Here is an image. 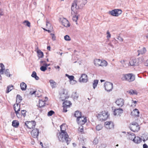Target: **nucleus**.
<instances>
[{
	"instance_id": "obj_1",
	"label": "nucleus",
	"mask_w": 148,
	"mask_h": 148,
	"mask_svg": "<svg viewBox=\"0 0 148 148\" xmlns=\"http://www.w3.org/2000/svg\"><path fill=\"white\" fill-rule=\"evenodd\" d=\"M87 2V0H74L71 5V10L75 12L76 10L82 9Z\"/></svg>"
},
{
	"instance_id": "obj_2",
	"label": "nucleus",
	"mask_w": 148,
	"mask_h": 148,
	"mask_svg": "<svg viewBox=\"0 0 148 148\" xmlns=\"http://www.w3.org/2000/svg\"><path fill=\"white\" fill-rule=\"evenodd\" d=\"M63 125L60 126L61 132L60 133L58 136V139L60 141L64 142L66 141L67 145H68L71 140L70 138H69V136L65 131V130H62Z\"/></svg>"
},
{
	"instance_id": "obj_3",
	"label": "nucleus",
	"mask_w": 148,
	"mask_h": 148,
	"mask_svg": "<svg viewBox=\"0 0 148 148\" xmlns=\"http://www.w3.org/2000/svg\"><path fill=\"white\" fill-rule=\"evenodd\" d=\"M135 79V76L132 73L123 74L122 75L121 79L123 80L129 82H132Z\"/></svg>"
},
{
	"instance_id": "obj_4",
	"label": "nucleus",
	"mask_w": 148,
	"mask_h": 148,
	"mask_svg": "<svg viewBox=\"0 0 148 148\" xmlns=\"http://www.w3.org/2000/svg\"><path fill=\"white\" fill-rule=\"evenodd\" d=\"M108 112H106L104 111H102L100 114H98L97 116V117L99 121H103L106 120L108 118Z\"/></svg>"
},
{
	"instance_id": "obj_5",
	"label": "nucleus",
	"mask_w": 148,
	"mask_h": 148,
	"mask_svg": "<svg viewBox=\"0 0 148 148\" xmlns=\"http://www.w3.org/2000/svg\"><path fill=\"white\" fill-rule=\"evenodd\" d=\"M36 125V122L34 120L31 121H27L24 124V125L29 129H33L35 127Z\"/></svg>"
},
{
	"instance_id": "obj_6",
	"label": "nucleus",
	"mask_w": 148,
	"mask_h": 148,
	"mask_svg": "<svg viewBox=\"0 0 148 148\" xmlns=\"http://www.w3.org/2000/svg\"><path fill=\"white\" fill-rule=\"evenodd\" d=\"M122 12L121 10L116 9L109 11V14L114 16H118L121 14Z\"/></svg>"
},
{
	"instance_id": "obj_7",
	"label": "nucleus",
	"mask_w": 148,
	"mask_h": 148,
	"mask_svg": "<svg viewBox=\"0 0 148 148\" xmlns=\"http://www.w3.org/2000/svg\"><path fill=\"white\" fill-rule=\"evenodd\" d=\"M78 124L82 125L84 124L86 122L87 119L86 117L84 116H82L79 118V121H76Z\"/></svg>"
},
{
	"instance_id": "obj_8",
	"label": "nucleus",
	"mask_w": 148,
	"mask_h": 148,
	"mask_svg": "<svg viewBox=\"0 0 148 148\" xmlns=\"http://www.w3.org/2000/svg\"><path fill=\"white\" fill-rule=\"evenodd\" d=\"M39 132V130L37 128L33 129L31 132V134L32 137L34 138L38 137Z\"/></svg>"
},
{
	"instance_id": "obj_9",
	"label": "nucleus",
	"mask_w": 148,
	"mask_h": 148,
	"mask_svg": "<svg viewBox=\"0 0 148 148\" xmlns=\"http://www.w3.org/2000/svg\"><path fill=\"white\" fill-rule=\"evenodd\" d=\"M88 80L87 76L85 74H82L79 79L80 82L86 83Z\"/></svg>"
},
{
	"instance_id": "obj_10",
	"label": "nucleus",
	"mask_w": 148,
	"mask_h": 148,
	"mask_svg": "<svg viewBox=\"0 0 148 148\" xmlns=\"http://www.w3.org/2000/svg\"><path fill=\"white\" fill-rule=\"evenodd\" d=\"M113 84H104L105 90L107 92L112 91L113 88Z\"/></svg>"
},
{
	"instance_id": "obj_11",
	"label": "nucleus",
	"mask_w": 148,
	"mask_h": 148,
	"mask_svg": "<svg viewBox=\"0 0 148 148\" xmlns=\"http://www.w3.org/2000/svg\"><path fill=\"white\" fill-rule=\"evenodd\" d=\"M115 103L119 107H121L123 106L124 104V101L121 98L117 99Z\"/></svg>"
},
{
	"instance_id": "obj_12",
	"label": "nucleus",
	"mask_w": 148,
	"mask_h": 148,
	"mask_svg": "<svg viewBox=\"0 0 148 148\" xmlns=\"http://www.w3.org/2000/svg\"><path fill=\"white\" fill-rule=\"evenodd\" d=\"M61 22L62 24L66 27H69L70 26L69 22L65 18H63L62 19Z\"/></svg>"
},
{
	"instance_id": "obj_13",
	"label": "nucleus",
	"mask_w": 148,
	"mask_h": 148,
	"mask_svg": "<svg viewBox=\"0 0 148 148\" xmlns=\"http://www.w3.org/2000/svg\"><path fill=\"white\" fill-rule=\"evenodd\" d=\"M123 112V110L121 108L118 109H114V115L116 116L117 115H120Z\"/></svg>"
},
{
	"instance_id": "obj_14",
	"label": "nucleus",
	"mask_w": 148,
	"mask_h": 148,
	"mask_svg": "<svg viewBox=\"0 0 148 148\" xmlns=\"http://www.w3.org/2000/svg\"><path fill=\"white\" fill-rule=\"evenodd\" d=\"M82 114L81 112L78 110H77L75 112L74 116L77 118L76 121H79V118H81V116H82Z\"/></svg>"
},
{
	"instance_id": "obj_15",
	"label": "nucleus",
	"mask_w": 148,
	"mask_h": 148,
	"mask_svg": "<svg viewBox=\"0 0 148 148\" xmlns=\"http://www.w3.org/2000/svg\"><path fill=\"white\" fill-rule=\"evenodd\" d=\"M60 99L62 101H64L66 99H68L69 97V95L67 91H66V94H62L60 95Z\"/></svg>"
},
{
	"instance_id": "obj_16",
	"label": "nucleus",
	"mask_w": 148,
	"mask_h": 148,
	"mask_svg": "<svg viewBox=\"0 0 148 148\" xmlns=\"http://www.w3.org/2000/svg\"><path fill=\"white\" fill-rule=\"evenodd\" d=\"M64 102H63L62 105L63 106L66 107L68 108H69L70 106L71 105V103L70 101H68L67 100H65Z\"/></svg>"
},
{
	"instance_id": "obj_17",
	"label": "nucleus",
	"mask_w": 148,
	"mask_h": 148,
	"mask_svg": "<svg viewBox=\"0 0 148 148\" xmlns=\"http://www.w3.org/2000/svg\"><path fill=\"white\" fill-rule=\"evenodd\" d=\"M133 141L136 143H140L142 141V139L138 136L136 137L135 136L133 138Z\"/></svg>"
},
{
	"instance_id": "obj_18",
	"label": "nucleus",
	"mask_w": 148,
	"mask_h": 148,
	"mask_svg": "<svg viewBox=\"0 0 148 148\" xmlns=\"http://www.w3.org/2000/svg\"><path fill=\"white\" fill-rule=\"evenodd\" d=\"M16 106L18 108V110H16V106L15 105H14V111H15V113L17 117H18V114H19V111L20 110V105L18 106V104L17 103L16 104Z\"/></svg>"
},
{
	"instance_id": "obj_19",
	"label": "nucleus",
	"mask_w": 148,
	"mask_h": 148,
	"mask_svg": "<svg viewBox=\"0 0 148 148\" xmlns=\"http://www.w3.org/2000/svg\"><path fill=\"white\" fill-rule=\"evenodd\" d=\"M131 66H134L138 65V63L136 59L132 60L129 62Z\"/></svg>"
},
{
	"instance_id": "obj_20",
	"label": "nucleus",
	"mask_w": 148,
	"mask_h": 148,
	"mask_svg": "<svg viewBox=\"0 0 148 148\" xmlns=\"http://www.w3.org/2000/svg\"><path fill=\"white\" fill-rule=\"evenodd\" d=\"M12 125L14 127H17L19 125V123L17 120H13L12 122Z\"/></svg>"
},
{
	"instance_id": "obj_21",
	"label": "nucleus",
	"mask_w": 148,
	"mask_h": 148,
	"mask_svg": "<svg viewBox=\"0 0 148 148\" xmlns=\"http://www.w3.org/2000/svg\"><path fill=\"white\" fill-rule=\"evenodd\" d=\"M131 130L134 132H135L136 131H137L139 130V127H138L137 126H132L131 125L130 127Z\"/></svg>"
},
{
	"instance_id": "obj_22",
	"label": "nucleus",
	"mask_w": 148,
	"mask_h": 148,
	"mask_svg": "<svg viewBox=\"0 0 148 148\" xmlns=\"http://www.w3.org/2000/svg\"><path fill=\"white\" fill-rule=\"evenodd\" d=\"M101 60L99 59H95L94 60V63L96 66H100V64L101 63Z\"/></svg>"
},
{
	"instance_id": "obj_23",
	"label": "nucleus",
	"mask_w": 148,
	"mask_h": 148,
	"mask_svg": "<svg viewBox=\"0 0 148 148\" xmlns=\"http://www.w3.org/2000/svg\"><path fill=\"white\" fill-rule=\"evenodd\" d=\"M46 101V100H39V107L40 108H41V107H44L45 105V102Z\"/></svg>"
},
{
	"instance_id": "obj_24",
	"label": "nucleus",
	"mask_w": 148,
	"mask_h": 148,
	"mask_svg": "<svg viewBox=\"0 0 148 148\" xmlns=\"http://www.w3.org/2000/svg\"><path fill=\"white\" fill-rule=\"evenodd\" d=\"M138 56L140 54H143L145 53L146 52V50L145 48L143 47L141 49H140V50H138Z\"/></svg>"
},
{
	"instance_id": "obj_25",
	"label": "nucleus",
	"mask_w": 148,
	"mask_h": 148,
	"mask_svg": "<svg viewBox=\"0 0 148 148\" xmlns=\"http://www.w3.org/2000/svg\"><path fill=\"white\" fill-rule=\"evenodd\" d=\"M127 133L128 134V137L127 138L130 140H132L133 141V138H134L135 136V134L133 133L129 134V133L127 132Z\"/></svg>"
},
{
	"instance_id": "obj_26",
	"label": "nucleus",
	"mask_w": 148,
	"mask_h": 148,
	"mask_svg": "<svg viewBox=\"0 0 148 148\" xmlns=\"http://www.w3.org/2000/svg\"><path fill=\"white\" fill-rule=\"evenodd\" d=\"M0 67L1 69H0V73L1 74L4 73V71L5 70V66L2 63L0 64Z\"/></svg>"
},
{
	"instance_id": "obj_27",
	"label": "nucleus",
	"mask_w": 148,
	"mask_h": 148,
	"mask_svg": "<svg viewBox=\"0 0 148 148\" xmlns=\"http://www.w3.org/2000/svg\"><path fill=\"white\" fill-rule=\"evenodd\" d=\"M127 92L130 95H137L138 94V93L136 90L131 89L129 91H127Z\"/></svg>"
},
{
	"instance_id": "obj_28",
	"label": "nucleus",
	"mask_w": 148,
	"mask_h": 148,
	"mask_svg": "<svg viewBox=\"0 0 148 148\" xmlns=\"http://www.w3.org/2000/svg\"><path fill=\"white\" fill-rule=\"evenodd\" d=\"M100 63V66L102 67L106 66H107L108 64L107 62L104 60H101Z\"/></svg>"
},
{
	"instance_id": "obj_29",
	"label": "nucleus",
	"mask_w": 148,
	"mask_h": 148,
	"mask_svg": "<svg viewBox=\"0 0 148 148\" xmlns=\"http://www.w3.org/2000/svg\"><path fill=\"white\" fill-rule=\"evenodd\" d=\"M13 86L12 85H10L8 86L7 88V90L6 93H9L13 89Z\"/></svg>"
},
{
	"instance_id": "obj_30",
	"label": "nucleus",
	"mask_w": 148,
	"mask_h": 148,
	"mask_svg": "<svg viewBox=\"0 0 148 148\" xmlns=\"http://www.w3.org/2000/svg\"><path fill=\"white\" fill-rule=\"evenodd\" d=\"M22 100V97L19 95H17L16 98V102H18V103H20Z\"/></svg>"
},
{
	"instance_id": "obj_31",
	"label": "nucleus",
	"mask_w": 148,
	"mask_h": 148,
	"mask_svg": "<svg viewBox=\"0 0 148 148\" xmlns=\"http://www.w3.org/2000/svg\"><path fill=\"white\" fill-rule=\"evenodd\" d=\"M66 91H67L66 89L64 88L61 89L59 91V94L60 95L62 94H66Z\"/></svg>"
},
{
	"instance_id": "obj_32",
	"label": "nucleus",
	"mask_w": 148,
	"mask_h": 148,
	"mask_svg": "<svg viewBox=\"0 0 148 148\" xmlns=\"http://www.w3.org/2000/svg\"><path fill=\"white\" fill-rule=\"evenodd\" d=\"M38 54V56L39 58H42L43 56V53L40 50H38L37 51Z\"/></svg>"
},
{
	"instance_id": "obj_33",
	"label": "nucleus",
	"mask_w": 148,
	"mask_h": 148,
	"mask_svg": "<svg viewBox=\"0 0 148 148\" xmlns=\"http://www.w3.org/2000/svg\"><path fill=\"white\" fill-rule=\"evenodd\" d=\"M27 87L26 84H20V87L21 89L22 90H26Z\"/></svg>"
},
{
	"instance_id": "obj_34",
	"label": "nucleus",
	"mask_w": 148,
	"mask_h": 148,
	"mask_svg": "<svg viewBox=\"0 0 148 148\" xmlns=\"http://www.w3.org/2000/svg\"><path fill=\"white\" fill-rule=\"evenodd\" d=\"M31 76L32 77H34L36 80L39 79V77L37 76L36 73L35 71L33 72Z\"/></svg>"
},
{
	"instance_id": "obj_35",
	"label": "nucleus",
	"mask_w": 148,
	"mask_h": 148,
	"mask_svg": "<svg viewBox=\"0 0 148 148\" xmlns=\"http://www.w3.org/2000/svg\"><path fill=\"white\" fill-rule=\"evenodd\" d=\"M102 128V126L101 124L97 125L96 127V130L97 131H99Z\"/></svg>"
},
{
	"instance_id": "obj_36",
	"label": "nucleus",
	"mask_w": 148,
	"mask_h": 148,
	"mask_svg": "<svg viewBox=\"0 0 148 148\" xmlns=\"http://www.w3.org/2000/svg\"><path fill=\"white\" fill-rule=\"evenodd\" d=\"M65 75L69 78L70 81H71L72 80L74 81V76L72 75L70 76L67 74H66Z\"/></svg>"
},
{
	"instance_id": "obj_37",
	"label": "nucleus",
	"mask_w": 148,
	"mask_h": 148,
	"mask_svg": "<svg viewBox=\"0 0 148 148\" xmlns=\"http://www.w3.org/2000/svg\"><path fill=\"white\" fill-rule=\"evenodd\" d=\"M114 128V124L113 122H111L110 123V124L108 125V127H107V129H113Z\"/></svg>"
},
{
	"instance_id": "obj_38",
	"label": "nucleus",
	"mask_w": 148,
	"mask_h": 148,
	"mask_svg": "<svg viewBox=\"0 0 148 148\" xmlns=\"http://www.w3.org/2000/svg\"><path fill=\"white\" fill-rule=\"evenodd\" d=\"M23 23L24 24H25L26 23L25 25L27 26L28 27H30L31 26L30 24L31 23L30 22H29L28 21L25 20L23 21Z\"/></svg>"
},
{
	"instance_id": "obj_39",
	"label": "nucleus",
	"mask_w": 148,
	"mask_h": 148,
	"mask_svg": "<svg viewBox=\"0 0 148 148\" xmlns=\"http://www.w3.org/2000/svg\"><path fill=\"white\" fill-rule=\"evenodd\" d=\"M78 18V16H77L75 15L73 16V21H75L76 22V24H77V20Z\"/></svg>"
},
{
	"instance_id": "obj_40",
	"label": "nucleus",
	"mask_w": 148,
	"mask_h": 148,
	"mask_svg": "<svg viewBox=\"0 0 148 148\" xmlns=\"http://www.w3.org/2000/svg\"><path fill=\"white\" fill-rule=\"evenodd\" d=\"M134 115L137 116H139L138 114L139 113V110L137 109H135L134 110Z\"/></svg>"
},
{
	"instance_id": "obj_41",
	"label": "nucleus",
	"mask_w": 148,
	"mask_h": 148,
	"mask_svg": "<svg viewBox=\"0 0 148 148\" xmlns=\"http://www.w3.org/2000/svg\"><path fill=\"white\" fill-rule=\"evenodd\" d=\"M54 113H55V112L53 111L52 110H51L49 111L48 112L47 115L48 116H51L53 114H54Z\"/></svg>"
},
{
	"instance_id": "obj_42",
	"label": "nucleus",
	"mask_w": 148,
	"mask_h": 148,
	"mask_svg": "<svg viewBox=\"0 0 148 148\" xmlns=\"http://www.w3.org/2000/svg\"><path fill=\"white\" fill-rule=\"evenodd\" d=\"M5 74L7 76L9 77H10V74L9 69H6L5 71Z\"/></svg>"
},
{
	"instance_id": "obj_43",
	"label": "nucleus",
	"mask_w": 148,
	"mask_h": 148,
	"mask_svg": "<svg viewBox=\"0 0 148 148\" xmlns=\"http://www.w3.org/2000/svg\"><path fill=\"white\" fill-rule=\"evenodd\" d=\"M26 111L25 110H22L21 112V116H23V117L26 116Z\"/></svg>"
},
{
	"instance_id": "obj_44",
	"label": "nucleus",
	"mask_w": 148,
	"mask_h": 148,
	"mask_svg": "<svg viewBox=\"0 0 148 148\" xmlns=\"http://www.w3.org/2000/svg\"><path fill=\"white\" fill-rule=\"evenodd\" d=\"M64 39L66 41H69L71 40V38L68 35H66L64 36Z\"/></svg>"
},
{
	"instance_id": "obj_45",
	"label": "nucleus",
	"mask_w": 148,
	"mask_h": 148,
	"mask_svg": "<svg viewBox=\"0 0 148 148\" xmlns=\"http://www.w3.org/2000/svg\"><path fill=\"white\" fill-rule=\"evenodd\" d=\"M47 69L46 66H42L40 68V70L42 71H45Z\"/></svg>"
},
{
	"instance_id": "obj_46",
	"label": "nucleus",
	"mask_w": 148,
	"mask_h": 148,
	"mask_svg": "<svg viewBox=\"0 0 148 148\" xmlns=\"http://www.w3.org/2000/svg\"><path fill=\"white\" fill-rule=\"evenodd\" d=\"M106 34L107 35L106 37L107 39L109 40V38L111 37V34L108 31H107Z\"/></svg>"
},
{
	"instance_id": "obj_47",
	"label": "nucleus",
	"mask_w": 148,
	"mask_h": 148,
	"mask_svg": "<svg viewBox=\"0 0 148 148\" xmlns=\"http://www.w3.org/2000/svg\"><path fill=\"white\" fill-rule=\"evenodd\" d=\"M73 96L74 99H77L78 97V95L77 94L76 92H75Z\"/></svg>"
},
{
	"instance_id": "obj_48",
	"label": "nucleus",
	"mask_w": 148,
	"mask_h": 148,
	"mask_svg": "<svg viewBox=\"0 0 148 148\" xmlns=\"http://www.w3.org/2000/svg\"><path fill=\"white\" fill-rule=\"evenodd\" d=\"M98 140L97 138H95L93 142V143L95 145L97 144L98 143Z\"/></svg>"
},
{
	"instance_id": "obj_49",
	"label": "nucleus",
	"mask_w": 148,
	"mask_h": 148,
	"mask_svg": "<svg viewBox=\"0 0 148 148\" xmlns=\"http://www.w3.org/2000/svg\"><path fill=\"white\" fill-rule=\"evenodd\" d=\"M117 36V38L120 42H122L123 41V38L119 35Z\"/></svg>"
},
{
	"instance_id": "obj_50",
	"label": "nucleus",
	"mask_w": 148,
	"mask_h": 148,
	"mask_svg": "<svg viewBox=\"0 0 148 148\" xmlns=\"http://www.w3.org/2000/svg\"><path fill=\"white\" fill-rule=\"evenodd\" d=\"M51 35L52 37V39L53 40H56V37L54 34L51 33Z\"/></svg>"
},
{
	"instance_id": "obj_51",
	"label": "nucleus",
	"mask_w": 148,
	"mask_h": 148,
	"mask_svg": "<svg viewBox=\"0 0 148 148\" xmlns=\"http://www.w3.org/2000/svg\"><path fill=\"white\" fill-rule=\"evenodd\" d=\"M132 126H137L138 127H139V125H138V123L136 122H134L132 123Z\"/></svg>"
},
{
	"instance_id": "obj_52",
	"label": "nucleus",
	"mask_w": 148,
	"mask_h": 148,
	"mask_svg": "<svg viewBox=\"0 0 148 148\" xmlns=\"http://www.w3.org/2000/svg\"><path fill=\"white\" fill-rule=\"evenodd\" d=\"M110 122L111 121H106L105 123V124L106 128L108 127Z\"/></svg>"
},
{
	"instance_id": "obj_53",
	"label": "nucleus",
	"mask_w": 148,
	"mask_h": 148,
	"mask_svg": "<svg viewBox=\"0 0 148 148\" xmlns=\"http://www.w3.org/2000/svg\"><path fill=\"white\" fill-rule=\"evenodd\" d=\"M63 112H67V108H68L66 107H65L64 106H63Z\"/></svg>"
},
{
	"instance_id": "obj_54",
	"label": "nucleus",
	"mask_w": 148,
	"mask_h": 148,
	"mask_svg": "<svg viewBox=\"0 0 148 148\" xmlns=\"http://www.w3.org/2000/svg\"><path fill=\"white\" fill-rule=\"evenodd\" d=\"M36 91H32H32H30L29 94L31 95H32L34 94L35 93H36Z\"/></svg>"
},
{
	"instance_id": "obj_55",
	"label": "nucleus",
	"mask_w": 148,
	"mask_h": 148,
	"mask_svg": "<svg viewBox=\"0 0 148 148\" xmlns=\"http://www.w3.org/2000/svg\"><path fill=\"white\" fill-rule=\"evenodd\" d=\"M56 84H51V85L52 88H56Z\"/></svg>"
},
{
	"instance_id": "obj_56",
	"label": "nucleus",
	"mask_w": 148,
	"mask_h": 148,
	"mask_svg": "<svg viewBox=\"0 0 148 148\" xmlns=\"http://www.w3.org/2000/svg\"><path fill=\"white\" fill-rule=\"evenodd\" d=\"M143 148H148V146L146 144H144L143 145Z\"/></svg>"
},
{
	"instance_id": "obj_57",
	"label": "nucleus",
	"mask_w": 148,
	"mask_h": 148,
	"mask_svg": "<svg viewBox=\"0 0 148 148\" xmlns=\"http://www.w3.org/2000/svg\"><path fill=\"white\" fill-rule=\"evenodd\" d=\"M49 82L50 83H55V82L52 79H50L49 80Z\"/></svg>"
},
{
	"instance_id": "obj_58",
	"label": "nucleus",
	"mask_w": 148,
	"mask_h": 148,
	"mask_svg": "<svg viewBox=\"0 0 148 148\" xmlns=\"http://www.w3.org/2000/svg\"><path fill=\"white\" fill-rule=\"evenodd\" d=\"M125 61L124 60H121L120 61L122 65H123L125 63Z\"/></svg>"
},
{
	"instance_id": "obj_59",
	"label": "nucleus",
	"mask_w": 148,
	"mask_h": 148,
	"mask_svg": "<svg viewBox=\"0 0 148 148\" xmlns=\"http://www.w3.org/2000/svg\"><path fill=\"white\" fill-rule=\"evenodd\" d=\"M97 84H93V87L94 89H95V88L97 87Z\"/></svg>"
},
{
	"instance_id": "obj_60",
	"label": "nucleus",
	"mask_w": 148,
	"mask_h": 148,
	"mask_svg": "<svg viewBox=\"0 0 148 148\" xmlns=\"http://www.w3.org/2000/svg\"><path fill=\"white\" fill-rule=\"evenodd\" d=\"M99 82V80H95L94 81V83H98Z\"/></svg>"
},
{
	"instance_id": "obj_61",
	"label": "nucleus",
	"mask_w": 148,
	"mask_h": 148,
	"mask_svg": "<svg viewBox=\"0 0 148 148\" xmlns=\"http://www.w3.org/2000/svg\"><path fill=\"white\" fill-rule=\"evenodd\" d=\"M108 45L109 46L111 47H112V48L114 47V46L111 43H110L108 44Z\"/></svg>"
},
{
	"instance_id": "obj_62",
	"label": "nucleus",
	"mask_w": 148,
	"mask_h": 148,
	"mask_svg": "<svg viewBox=\"0 0 148 148\" xmlns=\"http://www.w3.org/2000/svg\"><path fill=\"white\" fill-rule=\"evenodd\" d=\"M83 127L82 128H81V129H80L79 130V131L81 132H82L83 131Z\"/></svg>"
},
{
	"instance_id": "obj_63",
	"label": "nucleus",
	"mask_w": 148,
	"mask_h": 148,
	"mask_svg": "<svg viewBox=\"0 0 148 148\" xmlns=\"http://www.w3.org/2000/svg\"><path fill=\"white\" fill-rule=\"evenodd\" d=\"M55 68H56V69H59L60 68V67L59 66H55Z\"/></svg>"
},
{
	"instance_id": "obj_64",
	"label": "nucleus",
	"mask_w": 148,
	"mask_h": 148,
	"mask_svg": "<svg viewBox=\"0 0 148 148\" xmlns=\"http://www.w3.org/2000/svg\"><path fill=\"white\" fill-rule=\"evenodd\" d=\"M48 25H50L51 24H50V23L47 21V24H46V25L47 26Z\"/></svg>"
}]
</instances>
